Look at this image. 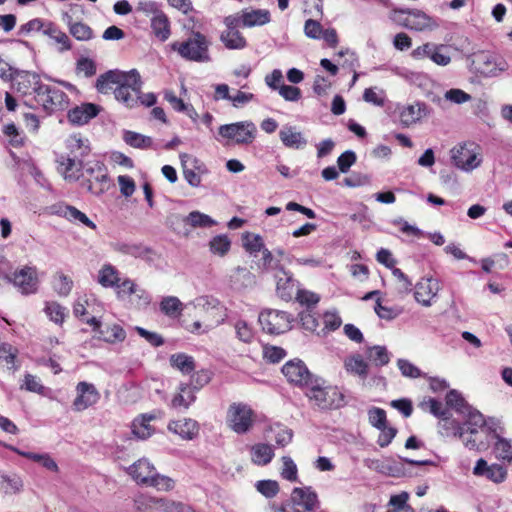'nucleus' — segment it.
<instances>
[{
	"instance_id": "60",
	"label": "nucleus",
	"mask_w": 512,
	"mask_h": 512,
	"mask_svg": "<svg viewBox=\"0 0 512 512\" xmlns=\"http://www.w3.org/2000/svg\"><path fill=\"white\" fill-rule=\"evenodd\" d=\"M420 408L439 418L445 414V408L442 403L431 397L424 398L420 403Z\"/></svg>"
},
{
	"instance_id": "42",
	"label": "nucleus",
	"mask_w": 512,
	"mask_h": 512,
	"mask_svg": "<svg viewBox=\"0 0 512 512\" xmlns=\"http://www.w3.org/2000/svg\"><path fill=\"white\" fill-rule=\"evenodd\" d=\"M52 287L61 297H67L73 289V280L63 272H56L53 275Z\"/></svg>"
},
{
	"instance_id": "55",
	"label": "nucleus",
	"mask_w": 512,
	"mask_h": 512,
	"mask_svg": "<svg viewBox=\"0 0 512 512\" xmlns=\"http://www.w3.org/2000/svg\"><path fill=\"white\" fill-rule=\"evenodd\" d=\"M18 350L8 343L0 344V364L7 366L8 369L15 367L14 360Z\"/></svg>"
},
{
	"instance_id": "40",
	"label": "nucleus",
	"mask_w": 512,
	"mask_h": 512,
	"mask_svg": "<svg viewBox=\"0 0 512 512\" xmlns=\"http://www.w3.org/2000/svg\"><path fill=\"white\" fill-rule=\"evenodd\" d=\"M115 289L119 299L136 294L139 298H143L145 303H148V297L146 296L145 291L139 289L130 279H124L122 282H119Z\"/></svg>"
},
{
	"instance_id": "15",
	"label": "nucleus",
	"mask_w": 512,
	"mask_h": 512,
	"mask_svg": "<svg viewBox=\"0 0 512 512\" xmlns=\"http://www.w3.org/2000/svg\"><path fill=\"white\" fill-rule=\"evenodd\" d=\"M171 225L176 222L182 223V228L174 227L178 234L189 237L192 230L195 228H208L217 224V222L209 215L200 211H192L187 216L173 215L169 218Z\"/></svg>"
},
{
	"instance_id": "14",
	"label": "nucleus",
	"mask_w": 512,
	"mask_h": 512,
	"mask_svg": "<svg viewBox=\"0 0 512 512\" xmlns=\"http://www.w3.org/2000/svg\"><path fill=\"white\" fill-rule=\"evenodd\" d=\"M83 176L86 179L82 185L92 194L100 195L109 187L106 168L98 161L88 163L84 169Z\"/></svg>"
},
{
	"instance_id": "8",
	"label": "nucleus",
	"mask_w": 512,
	"mask_h": 512,
	"mask_svg": "<svg viewBox=\"0 0 512 512\" xmlns=\"http://www.w3.org/2000/svg\"><path fill=\"white\" fill-rule=\"evenodd\" d=\"M210 42L199 32L192 34L184 42H175L172 49L177 51L183 58L195 62L210 61L209 48Z\"/></svg>"
},
{
	"instance_id": "21",
	"label": "nucleus",
	"mask_w": 512,
	"mask_h": 512,
	"mask_svg": "<svg viewBox=\"0 0 512 512\" xmlns=\"http://www.w3.org/2000/svg\"><path fill=\"white\" fill-rule=\"evenodd\" d=\"M473 474L475 476H484L488 480L500 484L504 482L507 478V470L500 464H491L489 465L487 461L483 458H480L475 467L473 468Z\"/></svg>"
},
{
	"instance_id": "24",
	"label": "nucleus",
	"mask_w": 512,
	"mask_h": 512,
	"mask_svg": "<svg viewBox=\"0 0 512 512\" xmlns=\"http://www.w3.org/2000/svg\"><path fill=\"white\" fill-rule=\"evenodd\" d=\"M168 430L184 440H192L199 433V425L191 418H182L170 421Z\"/></svg>"
},
{
	"instance_id": "3",
	"label": "nucleus",
	"mask_w": 512,
	"mask_h": 512,
	"mask_svg": "<svg viewBox=\"0 0 512 512\" xmlns=\"http://www.w3.org/2000/svg\"><path fill=\"white\" fill-rule=\"evenodd\" d=\"M494 422H488L483 417V424L479 426L465 424L454 427L453 435L458 437L469 450L478 452L486 451L490 443L495 439L496 427Z\"/></svg>"
},
{
	"instance_id": "23",
	"label": "nucleus",
	"mask_w": 512,
	"mask_h": 512,
	"mask_svg": "<svg viewBox=\"0 0 512 512\" xmlns=\"http://www.w3.org/2000/svg\"><path fill=\"white\" fill-rule=\"evenodd\" d=\"M57 170L62 177L69 182H75L80 178L82 163L77 158L69 155H60L57 159Z\"/></svg>"
},
{
	"instance_id": "44",
	"label": "nucleus",
	"mask_w": 512,
	"mask_h": 512,
	"mask_svg": "<svg viewBox=\"0 0 512 512\" xmlns=\"http://www.w3.org/2000/svg\"><path fill=\"white\" fill-rule=\"evenodd\" d=\"M152 30L157 38L165 41L170 36L169 21L167 17L161 13H156L151 20Z\"/></svg>"
},
{
	"instance_id": "41",
	"label": "nucleus",
	"mask_w": 512,
	"mask_h": 512,
	"mask_svg": "<svg viewBox=\"0 0 512 512\" xmlns=\"http://www.w3.org/2000/svg\"><path fill=\"white\" fill-rule=\"evenodd\" d=\"M44 313L57 325H62L68 315L67 309L56 301H48L44 305Z\"/></svg>"
},
{
	"instance_id": "11",
	"label": "nucleus",
	"mask_w": 512,
	"mask_h": 512,
	"mask_svg": "<svg viewBox=\"0 0 512 512\" xmlns=\"http://www.w3.org/2000/svg\"><path fill=\"white\" fill-rule=\"evenodd\" d=\"M258 321L264 332L278 335L292 328L294 317L286 311L268 308L260 312Z\"/></svg>"
},
{
	"instance_id": "13",
	"label": "nucleus",
	"mask_w": 512,
	"mask_h": 512,
	"mask_svg": "<svg viewBox=\"0 0 512 512\" xmlns=\"http://www.w3.org/2000/svg\"><path fill=\"white\" fill-rule=\"evenodd\" d=\"M7 278L22 295H32L38 292L40 280L36 266H21L14 270Z\"/></svg>"
},
{
	"instance_id": "63",
	"label": "nucleus",
	"mask_w": 512,
	"mask_h": 512,
	"mask_svg": "<svg viewBox=\"0 0 512 512\" xmlns=\"http://www.w3.org/2000/svg\"><path fill=\"white\" fill-rule=\"evenodd\" d=\"M286 356V352L283 348L273 345H265L263 347V357L271 362L277 363Z\"/></svg>"
},
{
	"instance_id": "22",
	"label": "nucleus",
	"mask_w": 512,
	"mask_h": 512,
	"mask_svg": "<svg viewBox=\"0 0 512 512\" xmlns=\"http://www.w3.org/2000/svg\"><path fill=\"white\" fill-rule=\"evenodd\" d=\"M439 284L436 279L422 278L415 286V299L424 306H430L433 298L436 297Z\"/></svg>"
},
{
	"instance_id": "29",
	"label": "nucleus",
	"mask_w": 512,
	"mask_h": 512,
	"mask_svg": "<svg viewBox=\"0 0 512 512\" xmlns=\"http://www.w3.org/2000/svg\"><path fill=\"white\" fill-rule=\"evenodd\" d=\"M279 137L283 145L288 148L302 149L307 144V140L302 133L291 126L283 127L279 132Z\"/></svg>"
},
{
	"instance_id": "30",
	"label": "nucleus",
	"mask_w": 512,
	"mask_h": 512,
	"mask_svg": "<svg viewBox=\"0 0 512 512\" xmlns=\"http://www.w3.org/2000/svg\"><path fill=\"white\" fill-rule=\"evenodd\" d=\"M154 414H143L134 419L132 422V433L139 439H147L153 433L154 429L150 422L155 420Z\"/></svg>"
},
{
	"instance_id": "25",
	"label": "nucleus",
	"mask_w": 512,
	"mask_h": 512,
	"mask_svg": "<svg viewBox=\"0 0 512 512\" xmlns=\"http://www.w3.org/2000/svg\"><path fill=\"white\" fill-rule=\"evenodd\" d=\"M44 36L49 38L50 44L55 46L59 53H64L72 49V43L69 36L52 22H47Z\"/></svg>"
},
{
	"instance_id": "52",
	"label": "nucleus",
	"mask_w": 512,
	"mask_h": 512,
	"mask_svg": "<svg viewBox=\"0 0 512 512\" xmlns=\"http://www.w3.org/2000/svg\"><path fill=\"white\" fill-rule=\"evenodd\" d=\"M231 247V241L226 235H217L213 237L209 242V249L214 255L223 257L225 256Z\"/></svg>"
},
{
	"instance_id": "59",
	"label": "nucleus",
	"mask_w": 512,
	"mask_h": 512,
	"mask_svg": "<svg viewBox=\"0 0 512 512\" xmlns=\"http://www.w3.org/2000/svg\"><path fill=\"white\" fill-rule=\"evenodd\" d=\"M296 300L310 310L319 303L320 296L312 291L300 289L297 291Z\"/></svg>"
},
{
	"instance_id": "47",
	"label": "nucleus",
	"mask_w": 512,
	"mask_h": 512,
	"mask_svg": "<svg viewBox=\"0 0 512 512\" xmlns=\"http://www.w3.org/2000/svg\"><path fill=\"white\" fill-rule=\"evenodd\" d=\"M23 481L15 475L0 474V492L5 494H16L22 490Z\"/></svg>"
},
{
	"instance_id": "28",
	"label": "nucleus",
	"mask_w": 512,
	"mask_h": 512,
	"mask_svg": "<svg viewBox=\"0 0 512 512\" xmlns=\"http://www.w3.org/2000/svg\"><path fill=\"white\" fill-rule=\"evenodd\" d=\"M345 371L360 379H366L369 372V365L360 354H353L344 359Z\"/></svg>"
},
{
	"instance_id": "51",
	"label": "nucleus",
	"mask_w": 512,
	"mask_h": 512,
	"mask_svg": "<svg viewBox=\"0 0 512 512\" xmlns=\"http://www.w3.org/2000/svg\"><path fill=\"white\" fill-rule=\"evenodd\" d=\"M367 357L375 366H384L390 361V355L386 347L379 345L368 348Z\"/></svg>"
},
{
	"instance_id": "45",
	"label": "nucleus",
	"mask_w": 512,
	"mask_h": 512,
	"mask_svg": "<svg viewBox=\"0 0 512 512\" xmlns=\"http://www.w3.org/2000/svg\"><path fill=\"white\" fill-rule=\"evenodd\" d=\"M155 505L160 512H195L189 505L167 498H156Z\"/></svg>"
},
{
	"instance_id": "19",
	"label": "nucleus",
	"mask_w": 512,
	"mask_h": 512,
	"mask_svg": "<svg viewBox=\"0 0 512 512\" xmlns=\"http://www.w3.org/2000/svg\"><path fill=\"white\" fill-rule=\"evenodd\" d=\"M86 323L93 328L94 337L106 343L115 344L123 342L126 338L124 329L118 324H108L102 327L101 322L96 317L87 319Z\"/></svg>"
},
{
	"instance_id": "33",
	"label": "nucleus",
	"mask_w": 512,
	"mask_h": 512,
	"mask_svg": "<svg viewBox=\"0 0 512 512\" xmlns=\"http://www.w3.org/2000/svg\"><path fill=\"white\" fill-rule=\"evenodd\" d=\"M425 115V109L420 103L403 106L399 111L400 121L405 126L415 124Z\"/></svg>"
},
{
	"instance_id": "16",
	"label": "nucleus",
	"mask_w": 512,
	"mask_h": 512,
	"mask_svg": "<svg viewBox=\"0 0 512 512\" xmlns=\"http://www.w3.org/2000/svg\"><path fill=\"white\" fill-rule=\"evenodd\" d=\"M289 503V512H314L320 504L318 494L311 486L294 488Z\"/></svg>"
},
{
	"instance_id": "17",
	"label": "nucleus",
	"mask_w": 512,
	"mask_h": 512,
	"mask_svg": "<svg viewBox=\"0 0 512 512\" xmlns=\"http://www.w3.org/2000/svg\"><path fill=\"white\" fill-rule=\"evenodd\" d=\"M307 396L314 401L317 406L322 409L337 408L343 402V396L336 387H323L319 384H310Z\"/></svg>"
},
{
	"instance_id": "61",
	"label": "nucleus",
	"mask_w": 512,
	"mask_h": 512,
	"mask_svg": "<svg viewBox=\"0 0 512 512\" xmlns=\"http://www.w3.org/2000/svg\"><path fill=\"white\" fill-rule=\"evenodd\" d=\"M408 494L406 492H402L397 495H393L389 501L390 510H394L396 512H412L411 507L407 504Z\"/></svg>"
},
{
	"instance_id": "1",
	"label": "nucleus",
	"mask_w": 512,
	"mask_h": 512,
	"mask_svg": "<svg viewBox=\"0 0 512 512\" xmlns=\"http://www.w3.org/2000/svg\"><path fill=\"white\" fill-rule=\"evenodd\" d=\"M141 79L136 70H111L100 75L96 81V88L102 94L113 92L117 101L127 108H133L142 103L149 107L155 104L156 97L152 93L143 96L141 93Z\"/></svg>"
},
{
	"instance_id": "53",
	"label": "nucleus",
	"mask_w": 512,
	"mask_h": 512,
	"mask_svg": "<svg viewBox=\"0 0 512 512\" xmlns=\"http://www.w3.org/2000/svg\"><path fill=\"white\" fill-rule=\"evenodd\" d=\"M243 247L249 253L260 252L264 248V242L259 234L246 232L242 236Z\"/></svg>"
},
{
	"instance_id": "43",
	"label": "nucleus",
	"mask_w": 512,
	"mask_h": 512,
	"mask_svg": "<svg viewBox=\"0 0 512 512\" xmlns=\"http://www.w3.org/2000/svg\"><path fill=\"white\" fill-rule=\"evenodd\" d=\"M220 40L228 49H243L246 40L237 29H226L222 32Z\"/></svg>"
},
{
	"instance_id": "12",
	"label": "nucleus",
	"mask_w": 512,
	"mask_h": 512,
	"mask_svg": "<svg viewBox=\"0 0 512 512\" xmlns=\"http://www.w3.org/2000/svg\"><path fill=\"white\" fill-rule=\"evenodd\" d=\"M255 422L253 410L246 404L233 403L229 406L226 415L227 426L237 434L248 433Z\"/></svg>"
},
{
	"instance_id": "49",
	"label": "nucleus",
	"mask_w": 512,
	"mask_h": 512,
	"mask_svg": "<svg viewBox=\"0 0 512 512\" xmlns=\"http://www.w3.org/2000/svg\"><path fill=\"white\" fill-rule=\"evenodd\" d=\"M21 454L24 457H26L27 459H30L33 462L38 463L43 468H45L51 472L56 473L59 470L56 461L47 453L39 454V453H33V452H23Z\"/></svg>"
},
{
	"instance_id": "34",
	"label": "nucleus",
	"mask_w": 512,
	"mask_h": 512,
	"mask_svg": "<svg viewBox=\"0 0 512 512\" xmlns=\"http://www.w3.org/2000/svg\"><path fill=\"white\" fill-rule=\"evenodd\" d=\"M241 21L245 27L262 26L270 22V12L265 9L243 11Z\"/></svg>"
},
{
	"instance_id": "5",
	"label": "nucleus",
	"mask_w": 512,
	"mask_h": 512,
	"mask_svg": "<svg viewBox=\"0 0 512 512\" xmlns=\"http://www.w3.org/2000/svg\"><path fill=\"white\" fill-rule=\"evenodd\" d=\"M471 424L479 426L483 424V415L472 408L457 390L450 389V430L454 427Z\"/></svg>"
},
{
	"instance_id": "10",
	"label": "nucleus",
	"mask_w": 512,
	"mask_h": 512,
	"mask_svg": "<svg viewBox=\"0 0 512 512\" xmlns=\"http://www.w3.org/2000/svg\"><path fill=\"white\" fill-rule=\"evenodd\" d=\"M470 71L483 77H497L508 70V63L491 53L480 51L470 56Z\"/></svg>"
},
{
	"instance_id": "48",
	"label": "nucleus",
	"mask_w": 512,
	"mask_h": 512,
	"mask_svg": "<svg viewBox=\"0 0 512 512\" xmlns=\"http://www.w3.org/2000/svg\"><path fill=\"white\" fill-rule=\"evenodd\" d=\"M69 33L78 41H89L94 37L91 27L83 22H70Z\"/></svg>"
},
{
	"instance_id": "38",
	"label": "nucleus",
	"mask_w": 512,
	"mask_h": 512,
	"mask_svg": "<svg viewBox=\"0 0 512 512\" xmlns=\"http://www.w3.org/2000/svg\"><path fill=\"white\" fill-rule=\"evenodd\" d=\"M494 443L495 457L512 464V441L496 434Z\"/></svg>"
},
{
	"instance_id": "27",
	"label": "nucleus",
	"mask_w": 512,
	"mask_h": 512,
	"mask_svg": "<svg viewBox=\"0 0 512 512\" xmlns=\"http://www.w3.org/2000/svg\"><path fill=\"white\" fill-rule=\"evenodd\" d=\"M98 113V106L92 103H86L71 109L68 112V119L73 124L83 125L97 116Z\"/></svg>"
},
{
	"instance_id": "32",
	"label": "nucleus",
	"mask_w": 512,
	"mask_h": 512,
	"mask_svg": "<svg viewBox=\"0 0 512 512\" xmlns=\"http://www.w3.org/2000/svg\"><path fill=\"white\" fill-rule=\"evenodd\" d=\"M194 401L193 389L188 384H181L171 399V406L175 409H188Z\"/></svg>"
},
{
	"instance_id": "37",
	"label": "nucleus",
	"mask_w": 512,
	"mask_h": 512,
	"mask_svg": "<svg viewBox=\"0 0 512 512\" xmlns=\"http://www.w3.org/2000/svg\"><path fill=\"white\" fill-rule=\"evenodd\" d=\"M37 94L42 98L46 108L60 104L63 100L64 93L56 88L47 85H40L37 88Z\"/></svg>"
},
{
	"instance_id": "7",
	"label": "nucleus",
	"mask_w": 512,
	"mask_h": 512,
	"mask_svg": "<svg viewBox=\"0 0 512 512\" xmlns=\"http://www.w3.org/2000/svg\"><path fill=\"white\" fill-rule=\"evenodd\" d=\"M391 19L405 28L419 32L433 31L439 26L435 18L419 9L393 10Z\"/></svg>"
},
{
	"instance_id": "54",
	"label": "nucleus",
	"mask_w": 512,
	"mask_h": 512,
	"mask_svg": "<svg viewBox=\"0 0 512 512\" xmlns=\"http://www.w3.org/2000/svg\"><path fill=\"white\" fill-rule=\"evenodd\" d=\"M124 140L134 148L146 149L152 144V139L150 137L132 131H127L124 134Z\"/></svg>"
},
{
	"instance_id": "9",
	"label": "nucleus",
	"mask_w": 512,
	"mask_h": 512,
	"mask_svg": "<svg viewBox=\"0 0 512 512\" xmlns=\"http://www.w3.org/2000/svg\"><path fill=\"white\" fill-rule=\"evenodd\" d=\"M257 134L256 125L252 121H239L230 124L221 125L218 129V135L227 143L237 145L251 144Z\"/></svg>"
},
{
	"instance_id": "56",
	"label": "nucleus",
	"mask_w": 512,
	"mask_h": 512,
	"mask_svg": "<svg viewBox=\"0 0 512 512\" xmlns=\"http://www.w3.org/2000/svg\"><path fill=\"white\" fill-rule=\"evenodd\" d=\"M397 367L404 377L413 379L425 377V374H423L418 367L406 359H398Z\"/></svg>"
},
{
	"instance_id": "2",
	"label": "nucleus",
	"mask_w": 512,
	"mask_h": 512,
	"mask_svg": "<svg viewBox=\"0 0 512 512\" xmlns=\"http://www.w3.org/2000/svg\"><path fill=\"white\" fill-rule=\"evenodd\" d=\"M187 310L193 309L197 318L186 329L191 333H205L222 324L226 317V308L215 298L200 296L185 305Z\"/></svg>"
},
{
	"instance_id": "64",
	"label": "nucleus",
	"mask_w": 512,
	"mask_h": 512,
	"mask_svg": "<svg viewBox=\"0 0 512 512\" xmlns=\"http://www.w3.org/2000/svg\"><path fill=\"white\" fill-rule=\"evenodd\" d=\"M369 423L379 429L386 426V412L378 407H373L368 411Z\"/></svg>"
},
{
	"instance_id": "58",
	"label": "nucleus",
	"mask_w": 512,
	"mask_h": 512,
	"mask_svg": "<svg viewBox=\"0 0 512 512\" xmlns=\"http://www.w3.org/2000/svg\"><path fill=\"white\" fill-rule=\"evenodd\" d=\"M256 489L267 498L275 497L280 490L278 482L270 479L258 481L256 483Z\"/></svg>"
},
{
	"instance_id": "18",
	"label": "nucleus",
	"mask_w": 512,
	"mask_h": 512,
	"mask_svg": "<svg viewBox=\"0 0 512 512\" xmlns=\"http://www.w3.org/2000/svg\"><path fill=\"white\" fill-rule=\"evenodd\" d=\"M100 400V392L92 383L81 381L75 386V398L72 408L75 412H83L96 405Z\"/></svg>"
},
{
	"instance_id": "4",
	"label": "nucleus",
	"mask_w": 512,
	"mask_h": 512,
	"mask_svg": "<svg viewBox=\"0 0 512 512\" xmlns=\"http://www.w3.org/2000/svg\"><path fill=\"white\" fill-rule=\"evenodd\" d=\"M126 472L138 485L153 487L158 491H171L175 486V481L158 473L147 458L138 459L126 469Z\"/></svg>"
},
{
	"instance_id": "20",
	"label": "nucleus",
	"mask_w": 512,
	"mask_h": 512,
	"mask_svg": "<svg viewBox=\"0 0 512 512\" xmlns=\"http://www.w3.org/2000/svg\"><path fill=\"white\" fill-rule=\"evenodd\" d=\"M282 372L290 383L299 386H309L312 384V376L305 364L300 360L287 362L283 366Z\"/></svg>"
},
{
	"instance_id": "36",
	"label": "nucleus",
	"mask_w": 512,
	"mask_h": 512,
	"mask_svg": "<svg viewBox=\"0 0 512 512\" xmlns=\"http://www.w3.org/2000/svg\"><path fill=\"white\" fill-rule=\"evenodd\" d=\"M59 213L70 222L81 223L93 230H96L97 228L96 224L91 221L85 213L81 212L74 206H64L60 209Z\"/></svg>"
},
{
	"instance_id": "62",
	"label": "nucleus",
	"mask_w": 512,
	"mask_h": 512,
	"mask_svg": "<svg viewBox=\"0 0 512 512\" xmlns=\"http://www.w3.org/2000/svg\"><path fill=\"white\" fill-rule=\"evenodd\" d=\"M429 58L437 65L448 64L447 47L445 45L431 44Z\"/></svg>"
},
{
	"instance_id": "26",
	"label": "nucleus",
	"mask_w": 512,
	"mask_h": 512,
	"mask_svg": "<svg viewBox=\"0 0 512 512\" xmlns=\"http://www.w3.org/2000/svg\"><path fill=\"white\" fill-rule=\"evenodd\" d=\"M250 460L254 465L266 466L275 456L274 447L268 443H255L249 448Z\"/></svg>"
},
{
	"instance_id": "35",
	"label": "nucleus",
	"mask_w": 512,
	"mask_h": 512,
	"mask_svg": "<svg viewBox=\"0 0 512 512\" xmlns=\"http://www.w3.org/2000/svg\"><path fill=\"white\" fill-rule=\"evenodd\" d=\"M65 145L69 151V156L73 158L83 157L89 152V145L86 139L81 138L79 135H71L66 141Z\"/></svg>"
},
{
	"instance_id": "46",
	"label": "nucleus",
	"mask_w": 512,
	"mask_h": 512,
	"mask_svg": "<svg viewBox=\"0 0 512 512\" xmlns=\"http://www.w3.org/2000/svg\"><path fill=\"white\" fill-rule=\"evenodd\" d=\"M169 362L173 368L179 370L183 374H189L195 369L193 357L184 353L171 355Z\"/></svg>"
},
{
	"instance_id": "50",
	"label": "nucleus",
	"mask_w": 512,
	"mask_h": 512,
	"mask_svg": "<svg viewBox=\"0 0 512 512\" xmlns=\"http://www.w3.org/2000/svg\"><path fill=\"white\" fill-rule=\"evenodd\" d=\"M282 466L280 468V476L289 482L298 481V468L294 460L289 456L281 457Z\"/></svg>"
},
{
	"instance_id": "31",
	"label": "nucleus",
	"mask_w": 512,
	"mask_h": 512,
	"mask_svg": "<svg viewBox=\"0 0 512 512\" xmlns=\"http://www.w3.org/2000/svg\"><path fill=\"white\" fill-rule=\"evenodd\" d=\"M121 281L119 271L111 264H104L97 272V282L104 288H115Z\"/></svg>"
},
{
	"instance_id": "6",
	"label": "nucleus",
	"mask_w": 512,
	"mask_h": 512,
	"mask_svg": "<svg viewBox=\"0 0 512 512\" xmlns=\"http://www.w3.org/2000/svg\"><path fill=\"white\" fill-rule=\"evenodd\" d=\"M450 158L454 165L466 173L479 168L483 162L481 147L475 142H463L450 150Z\"/></svg>"
},
{
	"instance_id": "57",
	"label": "nucleus",
	"mask_w": 512,
	"mask_h": 512,
	"mask_svg": "<svg viewBox=\"0 0 512 512\" xmlns=\"http://www.w3.org/2000/svg\"><path fill=\"white\" fill-rule=\"evenodd\" d=\"M156 497H150L140 494L134 498V511L135 512H154Z\"/></svg>"
},
{
	"instance_id": "39",
	"label": "nucleus",
	"mask_w": 512,
	"mask_h": 512,
	"mask_svg": "<svg viewBox=\"0 0 512 512\" xmlns=\"http://www.w3.org/2000/svg\"><path fill=\"white\" fill-rule=\"evenodd\" d=\"M185 305L175 296H166L160 302V310L166 316L174 318L182 314Z\"/></svg>"
}]
</instances>
